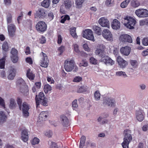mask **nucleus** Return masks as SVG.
Masks as SVG:
<instances>
[{
	"mask_svg": "<svg viewBox=\"0 0 148 148\" xmlns=\"http://www.w3.org/2000/svg\"><path fill=\"white\" fill-rule=\"evenodd\" d=\"M123 23L124 25L130 29L134 28L136 21L135 18L130 16H126L124 18Z\"/></svg>",
	"mask_w": 148,
	"mask_h": 148,
	"instance_id": "obj_1",
	"label": "nucleus"
},
{
	"mask_svg": "<svg viewBox=\"0 0 148 148\" xmlns=\"http://www.w3.org/2000/svg\"><path fill=\"white\" fill-rule=\"evenodd\" d=\"M124 137L122 145L123 148H128L129 144L132 140L131 132L130 130H126L124 131Z\"/></svg>",
	"mask_w": 148,
	"mask_h": 148,
	"instance_id": "obj_2",
	"label": "nucleus"
},
{
	"mask_svg": "<svg viewBox=\"0 0 148 148\" xmlns=\"http://www.w3.org/2000/svg\"><path fill=\"white\" fill-rule=\"evenodd\" d=\"M16 84L17 87L20 90L22 93L25 94L28 92V87L22 79L21 78L18 79L17 81Z\"/></svg>",
	"mask_w": 148,
	"mask_h": 148,
	"instance_id": "obj_3",
	"label": "nucleus"
},
{
	"mask_svg": "<svg viewBox=\"0 0 148 148\" xmlns=\"http://www.w3.org/2000/svg\"><path fill=\"white\" fill-rule=\"evenodd\" d=\"M47 16L46 11L43 8H40L36 11L34 13V17L36 19H43L46 18Z\"/></svg>",
	"mask_w": 148,
	"mask_h": 148,
	"instance_id": "obj_4",
	"label": "nucleus"
},
{
	"mask_svg": "<svg viewBox=\"0 0 148 148\" xmlns=\"http://www.w3.org/2000/svg\"><path fill=\"white\" fill-rule=\"evenodd\" d=\"M82 35L84 38L86 39L93 41L95 40L93 32L91 29H86L82 32Z\"/></svg>",
	"mask_w": 148,
	"mask_h": 148,
	"instance_id": "obj_5",
	"label": "nucleus"
},
{
	"mask_svg": "<svg viewBox=\"0 0 148 148\" xmlns=\"http://www.w3.org/2000/svg\"><path fill=\"white\" fill-rule=\"evenodd\" d=\"M40 65L45 68L47 67L48 66L49 60L46 54L42 52L40 54Z\"/></svg>",
	"mask_w": 148,
	"mask_h": 148,
	"instance_id": "obj_6",
	"label": "nucleus"
},
{
	"mask_svg": "<svg viewBox=\"0 0 148 148\" xmlns=\"http://www.w3.org/2000/svg\"><path fill=\"white\" fill-rule=\"evenodd\" d=\"M64 67L65 70L67 72H70L75 68L77 70V67L75 66L74 61L73 60L65 61L64 63Z\"/></svg>",
	"mask_w": 148,
	"mask_h": 148,
	"instance_id": "obj_7",
	"label": "nucleus"
},
{
	"mask_svg": "<svg viewBox=\"0 0 148 148\" xmlns=\"http://www.w3.org/2000/svg\"><path fill=\"white\" fill-rule=\"evenodd\" d=\"M72 5V3L71 0H65L63 2V4L60 7V12L62 14L66 13V11L63 8V7H64L66 10H68L71 8Z\"/></svg>",
	"mask_w": 148,
	"mask_h": 148,
	"instance_id": "obj_8",
	"label": "nucleus"
},
{
	"mask_svg": "<svg viewBox=\"0 0 148 148\" xmlns=\"http://www.w3.org/2000/svg\"><path fill=\"white\" fill-rule=\"evenodd\" d=\"M103 104L110 107L114 108L116 106L115 100L112 98H106L103 101Z\"/></svg>",
	"mask_w": 148,
	"mask_h": 148,
	"instance_id": "obj_9",
	"label": "nucleus"
},
{
	"mask_svg": "<svg viewBox=\"0 0 148 148\" xmlns=\"http://www.w3.org/2000/svg\"><path fill=\"white\" fill-rule=\"evenodd\" d=\"M102 33L103 38L107 40L110 41L113 40L112 34L109 29H104Z\"/></svg>",
	"mask_w": 148,
	"mask_h": 148,
	"instance_id": "obj_10",
	"label": "nucleus"
},
{
	"mask_svg": "<svg viewBox=\"0 0 148 148\" xmlns=\"http://www.w3.org/2000/svg\"><path fill=\"white\" fill-rule=\"evenodd\" d=\"M135 13L138 17L144 18L148 16V10L144 9H139L136 10Z\"/></svg>",
	"mask_w": 148,
	"mask_h": 148,
	"instance_id": "obj_11",
	"label": "nucleus"
},
{
	"mask_svg": "<svg viewBox=\"0 0 148 148\" xmlns=\"http://www.w3.org/2000/svg\"><path fill=\"white\" fill-rule=\"evenodd\" d=\"M20 109L22 111L23 115L25 118H27L29 116L28 110L29 109L28 104L26 102H23L22 106H20Z\"/></svg>",
	"mask_w": 148,
	"mask_h": 148,
	"instance_id": "obj_12",
	"label": "nucleus"
},
{
	"mask_svg": "<svg viewBox=\"0 0 148 148\" xmlns=\"http://www.w3.org/2000/svg\"><path fill=\"white\" fill-rule=\"evenodd\" d=\"M105 48V46L103 44L99 45L97 46V49L95 51V54L102 58L105 56L104 51Z\"/></svg>",
	"mask_w": 148,
	"mask_h": 148,
	"instance_id": "obj_13",
	"label": "nucleus"
},
{
	"mask_svg": "<svg viewBox=\"0 0 148 148\" xmlns=\"http://www.w3.org/2000/svg\"><path fill=\"white\" fill-rule=\"evenodd\" d=\"M36 27V30L40 32H43L46 29L47 26L44 22L40 21L37 24Z\"/></svg>",
	"mask_w": 148,
	"mask_h": 148,
	"instance_id": "obj_14",
	"label": "nucleus"
},
{
	"mask_svg": "<svg viewBox=\"0 0 148 148\" xmlns=\"http://www.w3.org/2000/svg\"><path fill=\"white\" fill-rule=\"evenodd\" d=\"M145 116V114L143 110L140 109L136 110L135 116L137 120L138 121H142L144 119Z\"/></svg>",
	"mask_w": 148,
	"mask_h": 148,
	"instance_id": "obj_15",
	"label": "nucleus"
},
{
	"mask_svg": "<svg viewBox=\"0 0 148 148\" xmlns=\"http://www.w3.org/2000/svg\"><path fill=\"white\" fill-rule=\"evenodd\" d=\"M99 23L103 27L109 28L110 27V22L105 17H102L98 20Z\"/></svg>",
	"mask_w": 148,
	"mask_h": 148,
	"instance_id": "obj_16",
	"label": "nucleus"
},
{
	"mask_svg": "<svg viewBox=\"0 0 148 148\" xmlns=\"http://www.w3.org/2000/svg\"><path fill=\"white\" fill-rule=\"evenodd\" d=\"M17 53V51L14 48H12V49L10 58L11 60L13 63H16L18 61Z\"/></svg>",
	"mask_w": 148,
	"mask_h": 148,
	"instance_id": "obj_17",
	"label": "nucleus"
},
{
	"mask_svg": "<svg viewBox=\"0 0 148 148\" xmlns=\"http://www.w3.org/2000/svg\"><path fill=\"white\" fill-rule=\"evenodd\" d=\"M8 29L9 35L12 37L15 34L16 27L14 24L11 23L8 25Z\"/></svg>",
	"mask_w": 148,
	"mask_h": 148,
	"instance_id": "obj_18",
	"label": "nucleus"
},
{
	"mask_svg": "<svg viewBox=\"0 0 148 148\" xmlns=\"http://www.w3.org/2000/svg\"><path fill=\"white\" fill-rule=\"evenodd\" d=\"M119 40L122 42L132 43V40L131 36L127 34H123L120 36Z\"/></svg>",
	"mask_w": 148,
	"mask_h": 148,
	"instance_id": "obj_19",
	"label": "nucleus"
},
{
	"mask_svg": "<svg viewBox=\"0 0 148 148\" xmlns=\"http://www.w3.org/2000/svg\"><path fill=\"white\" fill-rule=\"evenodd\" d=\"M101 61L103 62L105 64L112 65L114 63V61L108 56H105L101 58Z\"/></svg>",
	"mask_w": 148,
	"mask_h": 148,
	"instance_id": "obj_20",
	"label": "nucleus"
},
{
	"mask_svg": "<svg viewBox=\"0 0 148 148\" xmlns=\"http://www.w3.org/2000/svg\"><path fill=\"white\" fill-rule=\"evenodd\" d=\"M49 116V112L47 111H43L40 113L38 117V122H41L45 121Z\"/></svg>",
	"mask_w": 148,
	"mask_h": 148,
	"instance_id": "obj_21",
	"label": "nucleus"
},
{
	"mask_svg": "<svg viewBox=\"0 0 148 148\" xmlns=\"http://www.w3.org/2000/svg\"><path fill=\"white\" fill-rule=\"evenodd\" d=\"M131 50V48L130 47L126 46L121 48L120 52L123 55L127 56L130 54Z\"/></svg>",
	"mask_w": 148,
	"mask_h": 148,
	"instance_id": "obj_22",
	"label": "nucleus"
},
{
	"mask_svg": "<svg viewBox=\"0 0 148 148\" xmlns=\"http://www.w3.org/2000/svg\"><path fill=\"white\" fill-rule=\"evenodd\" d=\"M117 61L119 65L121 68H125L127 65V62L123 60L120 56H119L117 57Z\"/></svg>",
	"mask_w": 148,
	"mask_h": 148,
	"instance_id": "obj_23",
	"label": "nucleus"
},
{
	"mask_svg": "<svg viewBox=\"0 0 148 148\" xmlns=\"http://www.w3.org/2000/svg\"><path fill=\"white\" fill-rule=\"evenodd\" d=\"M111 25L113 29L117 30L120 27V23L117 19H114L112 21Z\"/></svg>",
	"mask_w": 148,
	"mask_h": 148,
	"instance_id": "obj_24",
	"label": "nucleus"
},
{
	"mask_svg": "<svg viewBox=\"0 0 148 148\" xmlns=\"http://www.w3.org/2000/svg\"><path fill=\"white\" fill-rule=\"evenodd\" d=\"M60 118L61 123L64 126L67 127L69 125V121L66 116L62 115Z\"/></svg>",
	"mask_w": 148,
	"mask_h": 148,
	"instance_id": "obj_25",
	"label": "nucleus"
},
{
	"mask_svg": "<svg viewBox=\"0 0 148 148\" xmlns=\"http://www.w3.org/2000/svg\"><path fill=\"white\" fill-rule=\"evenodd\" d=\"M45 95L42 92H40L38 95V98L37 97V95L36 96V101L37 107H38L39 105V103L40 101L42 100L45 99Z\"/></svg>",
	"mask_w": 148,
	"mask_h": 148,
	"instance_id": "obj_26",
	"label": "nucleus"
},
{
	"mask_svg": "<svg viewBox=\"0 0 148 148\" xmlns=\"http://www.w3.org/2000/svg\"><path fill=\"white\" fill-rule=\"evenodd\" d=\"M16 70L12 67L10 68L9 71V75L8 78L10 79H12L15 75Z\"/></svg>",
	"mask_w": 148,
	"mask_h": 148,
	"instance_id": "obj_27",
	"label": "nucleus"
},
{
	"mask_svg": "<svg viewBox=\"0 0 148 148\" xmlns=\"http://www.w3.org/2000/svg\"><path fill=\"white\" fill-rule=\"evenodd\" d=\"M21 138L22 140L24 142H26L28 139V133L27 130H23L21 133Z\"/></svg>",
	"mask_w": 148,
	"mask_h": 148,
	"instance_id": "obj_28",
	"label": "nucleus"
},
{
	"mask_svg": "<svg viewBox=\"0 0 148 148\" xmlns=\"http://www.w3.org/2000/svg\"><path fill=\"white\" fill-rule=\"evenodd\" d=\"M92 29L95 32V33L98 35H101L102 33L101 27L98 26H93L92 27Z\"/></svg>",
	"mask_w": 148,
	"mask_h": 148,
	"instance_id": "obj_29",
	"label": "nucleus"
},
{
	"mask_svg": "<svg viewBox=\"0 0 148 148\" xmlns=\"http://www.w3.org/2000/svg\"><path fill=\"white\" fill-rule=\"evenodd\" d=\"M9 101V107L10 108L13 109L16 107L17 104L14 99L11 98L10 99Z\"/></svg>",
	"mask_w": 148,
	"mask_h": 148,
	"instance_id": "obj_30",
	"label": "nucleus"
},
{
	"mask_svg": "<svg viewBox=\"0 0 148 148\" xmlns=\"http://www.w3.org/2000/svg\"><path fill=\"white\" fill-rule=\"evenodd\" d=\"M26 75L30 80L34 79L35 77V75L33 73L30 69H29L27 70Z\"/></svg>",
	"mask_w": 148,
	"mask_h": 148,
	"instance_id": "obj_31",
	"label": "nucleus"
},
{
	"mask_svg": "<svg viewBox=\"0 0 148 148\" xmlns=\"http://www.w3.org/2000/svg\"><path fill=\"white\" fill-rule=\"evenodd\" d=\"M115 74L116 76L121 77L124 78L128 77V76L125 72L123 71H117L116 72Z\"/></svg>",
	"mask_w": 148,
	"mask_h": 148,
	"instance_id": "obj_32",
	"label": "nucleus"
},
{
	"mask_svg": "<svg viewBox=\"0 0 148 148\" xmlns=\"http://www.w3.org/2000/svg\"><path fill=\"white\" fill-rule=\"evenodd\" d=\"M51 3L50 0H44L41 3V5L46 8H48Z\"/></svg>",
	"mask_w": 148,
	"mask_h": 148,
	"instance_id": "obj_33",
	"label": "nucleus"
},
{
	"mask_svg": "<svg viewBox=\"0 0 148 148\" xmlns=\"http://www.w3.org/2000/svg\"><path fill=\"white\" fill-rule=\"evenodd\" d=\"M131 1V0H125L120 4V7L122 8H127Z\"/></svg>",
	"mask_w": 148,
	"mask_h": 148,
	"instance_id": "obj_34",
	"label": "nucleus"
},
{
	"mask_svg": "<svg viewBox=\"0 0 148 148\" xmlns=\"http://www.w3.org/2000/svg\"><path fill=\"white\" fill-rule=\"evenodd\" d=\"M2 49L5 52H7L9 51L10 47L7 42H4L2 45Z\"/></svg>",
	"mask_w": 148,
	"mask_h": 148,
	"instance_id": "obj_35",
	"label": "nucleus"
},
{
	"mask_svg": "<svg viewBox=\"0 0 148 148\" xmlns=\"http://www.w3.org/2000/svg\"><path fill=\"white\" fill-rule=\"evenodd\" d=\"M12 15L10 13H8L6 16V20L8 25L12 22Z\"/></svg>",
	"mask_w": 148,
	"mask_h": 148,
	"instance_id": "obj_36",
	"label": "nucleus"
},
{
	"mask_svg": "<svg viewBox=\"0 0 148 148\" xmlns=\"http://www.w3.org/2000/svg\"><path fill=\"white\" fill-rule=\"evenodd\" d=\"M74 50L78 55H82L84 52L83 51H80L79 49L78 46L77 44H75L73 45Z\"/></svg>",
	"mask_w": 148,
	"mask_h": 148,
	"instance_id": "obj_37",
	"label": "nucleus"
},
{
	"mask_svg": "<svg viewBox=\"0 0 148 148\" xmlns=\"http://www.w3.org/2000/svg\"><path fill=\"white\" fill-rule=\"evenodd\" d=\"M7 118V116L4 112L0 111V122L5 121Z\"/></svg>",
	"mask_w": 148,
	"mask_h": 148,
	"instance_id": "obj_38",
	"label": "nucleus"
},
{
	"mask_svg": "<svg viewBox=\"0 0 148 148\" xmlns=\"http://www.w3.org/2000/svg\"><path fill=\"white\" fill-rule=\"evenodd\" d=\"M52 90V87L48 84L45 85L44 87V90L45 93H47Z\"/></svg>",
	"mask_w": 148,
	"mask_h": 148,
	"instance_id": "obj_39",
	"label": "nucleus"
},
{
	"mask_svg": "<svg viewBox=\"0 0 148 148\" xmlns=\"http://www.w3.org/2000/svg\"><path fill=\"white\" fill-rule=\"evenodd\" d=\"M76 28L73 27L71 28L70 31L71 35L74 38H77V36L76 33Z\"/></svg>",
	"mask_w": 148,
	"mask_h": 148,
	"instance_id": "obj_40",
	"label": "nucleus"
},
{
	"mask_svg": "<svg viewBox=\"0 0 148 148\" xmlns=\"http://www.w3.org/2000/svg\"><path fill=\"white\" fill-rule=\"evenodd\" d=\"M94 97L96 101H98L100 100L101 97V94L99 91L97 90L95 92Z\"/></svg>",
	"mask_w": 148,
	"mask_h": 148,
	"instance_id": "obj_41",
	"label": "nucleus"
},
{
	"mask_svg": "<svg viewBox=\"0 0 148 148\" xmlns=\"http://www.w3.org/2000/svg\"><path fill=\"white\" fill-rule=\"evenodd\" d=\"M86 140V137L84 136H82L81 138L79 146V148H83L84 145Z\"/></svg>",
	"mask_w": 148,
	"mask_h": 148,
	"instance_id": "obj_42",
	"label": "nucleus"
},
{
	"mask_svg": "<svg viewBox=\"0 0 148 148\" xmlns=\"http://www.w3.org/2000/svg\"><path fill=\"white\" fill-rule=\"evenodd\" d=\"M132 5L134 7L136 8L140 5L139 2L136 0H133L131 2Z\"/></svg>",
	"mask_w": 148,
	"mask_h": 148,
	"instance_id": "obj_43",
	"label": "nucleus"
},
{
	"mask_svg": "<svg viewBox=\"0 0 148 148\" xmlns=\"http://www.w3.org/2000/svg\"><path fill=\"white\" fill-rule=\"evenodd\" d=\"M44 134L46 136L49 138L51 137L53 135L52 131L49 130L45 131L44 132Z\"/></svg>",
	"mask_w": 148,
	"mask_h": 148,
	"instance_id": "obj_44",
	"label": "nucleus"
},
{
	"mask_svg": "<svg viewBox=\"0 0 148 148\" xmlns=\"http://www.w3.org/2000/svg\"><path fill=\"white\" fill-rule=\"evenodd\" d=\"M61 18L60 22L62 23H64L66 20H69L70 19V18L69 16L68 15H65L64 16H62Z\"/></svg>",
	"mask_w": 148,
	"mask_h": 148,
	"instance_id": "obj_45",
	"label": "nucleus"
},
{
	"mask_svg": "<svg viewBox=\"0 0 148 148\" xmlns=\"http://www.w3.org/2000/svg\"><path fill=\"white\" fill-rule=\"evenodd\" d=\"M49 144L50 146L49 148H58L56 143L51 141H49Z\"/></svg>",
	"mask_w": 148,
	"mask_h": 148,
	"instance_id": "obj_46",
	"label": "nucleus"
},
{
	"mask_svg": "<svg viewBox=\"0 0 148 148\" xmlns=\"http://www.w3.org/2000/svg\"><path fill=\"white\" fill-rule=\"evenodd\" d=\"M5 58H3L0 60V68L3 69L5 65Z\"/></svg>",
	"mask_w": 148,
	"mask_h": 148,
	"instance_id": "obj_47",
	"label": "nucleus"
},
{
	"mask_svg": "<svg viewBox=\"0 0 148 148\" xmlns=\"http://www.w3.org/2000/svg\"><path fill=\"white\" fill-rule=\"evenodd\" d=\"M84 1V0H75V4L78 7H81Z\"/></svg>",
	"mask_w": 148,
	"mask_h": 148,
	"instance_id": "obj_48",
	"label": "nucleus"
},
{
	"mask_svg": "<svg viewBox=\"0 0 148 148\" xmlns=\"http://www.w3.org/2000/svg\"><path fill=\"white\" fill-rule=\"evenodd\" d=\"M114 3V1L113 0H106L105 2L106 5L108 6H112Z\"/></svg>",
	"mask_w": 148,
	"mask_h": 148,
	"instance_id": "obj_49",
	"label": "nucleus"
},
{
	"mask_svg": "<svg viewBox=\"0 0 148 148\" xmlns=\"http://www.w3.org/2000/svg\"><path fill=\"white\" fill-rule=\"evenodd\" d=\"M88 65V63L86 60H83L79 64L80 66L86 67Z\"/></svg>",
	"mask_w": 148,
	"mask_h": 148,
	"instance_id": "obj_50",
	"label": "nucleus"
},
{
	"mask_svg": "<svg viewBox=\"0 0 148 148\" xmlns=\"http://www.w3.org/2000/svg\"><path fill=\"white\" fill-rule=\"evenodd\" d=\"M89 61L92 64H96L97 63V60L95 58L92 57H91L90 58Z\"/></svg>",
	"mask_w": 148,
	"mask_h": 148,
	"instance_id": "obj_51",
	"label": "nucleus"
},
{
	"mask_svg": "<svg viewBox=\"0 0 148 148\" xmlns=\"http://www.w3.org/2000/svg\"><path fill=\"white\" fill-rule=\"evenodd\" d=\"M39 139L37 138H34L32 140V144L33 145H34L38 144L39 142Z\"/></svg>",
	"mask_w": 148,
	"mask_h": 148,
	"instance_id": "obj_52",
	"label": "nucleus"
},
{
	"mask_svg": "<svg viewBox=\"0 0 148 148\" xmlns=\"http://www.w3.org/2000/svg\"><path fill=\"white\" fill-rule=\"evenodd\" d=\"M82 80V78L80 76H76L74 78L73 81L74 82H78Z\"/></svg>",
	"mask_w": 148,
	"mask_h": 148,
	"instance_id": "obj_53",
	"label": "nucleus"
},
{
	"mask_svg": "<svg viewBox=\"0 0 148 148\" xmlns=\"http://www.w3.org/2000/svg\"><path fill=\"white\" fill-rule=\"evenodd\" d=\"M72 106L74 110H76L77 108L78 105L77 103V100H74L73 102Z\"/></svg>",
	"mask_w": 148,
	"mask_h": 148,
	"instance_id": "obj_54",
	"label": "nucleus"
},
{
	"mask_svg": "<svg viewBox=\"0 0 148 148\" xmlns=\"http://www.w3.org/2000/svg\"><path fill=\"white\" fill-rule=\"evenodd\" d=\"M46 42L45 37L42 36L39 39V42L40 43L43 44L45 43Z\"/></svg>",
	"mask_w": 148,
	"mask_h": 148,
	"instance_id": "obj_55",
	"label": "nucleus"
},
{
	"mask_svg": "<svg viewBox=\"0 0 148 148\" xmlns=\"http://www.w3.org/2000/svg\"><path fill=\"white\" fill-rule=\"evenodd\" d=\"M130 62L131 65L134 67H136L138 66V63L136 60H131Z\"/></svg>",
	"mask_w": 148,
	"mask_h": 148,
	"instance_id": "obj_56",
	"label": "nucleus"
},
{
	"mask_svg": "<svg viewBox=\"0 0 148 148\" xmlns=\"http://www.w3.org/2000/svg\"><path fill=\"white\" fill-rule=\"evenodd\" d=\"M48 18L50 20H53L54 17V15L53 12H49L48 14Z\"/></svg>",
	"mask_w": 148,
	"mask_h": 148,
	"instance_id": "obj_57",
	"label": "nucleus"
},
{
	"mask_svg": "<svg viewBox=\"0 0 148 148\" xmlns=\"http://www.w3.org/2000/svg\"><path fill=\"white\" fill-rule=\"evenodd\" d=\"M86 90V88L84 86L80 87L78 90V92H85Z\"/></svg>",
	"mask_w": 148,
	"mask_h": 148,
	"instance_id": "obj_58",
	"label": "nucleus"
},
{
	"mask_svg": "<svg viewBox=\"0 0 148 148\" xmlns=\"http://www.w3.org/2000/svg\"><path fill=\"white\" fill-rule=\"evenodd\" d=\"M143 43L145 46H147L148 45V38H145L143 39Z\"/></svg>",
	"mask_w": 148,
	"mask_h": 148,
	"instance_id": "obj_59",
	"label": "nucleus"
},
{
	"mask_svg": "<svg viewBox=\"0 0 148 148\" xmlns=\"http://www.w3.org/2000/svg\"><path fill=\"white\" fill-rule=\"evenodd\" d=\"M23 16V14L22 13H21L19 15L18 17L17 18V21L18 24L20 23V21L22 19Z\"/></svg>",
	"mask_w": 148,
	"mask_h": 148,
	"instance_id": "obj_60",
	"label": "nucleus"
},
{
	"mask_svg": "<svg viewBox=\"0 0 148 148\" xmlns=\"http://www.w3.org/2000/svg\"><path fill=\"white\" fill-rule=\"evenodd\" d=\"M0 106L5 108V104L4 100L1 97H0Z\"/></svg>",
	"mask_w": 148,
	"mask_h": 148,
	"instance_id": "obj_61",
	"label": "nucleus"
},
{
	"mask_svg": "<svg viewBox=\"0 0 148 148\" xmlns=\"http://www.w3.org/2000/svg\"><path fill=\"white\" fill-rule=\"evenodd\" d=\"M41 83L40 82H38L35 83L34 86H35L37 89H39L41 87Z\"/></svg>",
	"mask_w": 148,
	"mask_h": 148,
	"instance_id": "obj_62",
	"label": "nucleus"
},
{
	"mask_svg": "<svg viewBox=\"0 0 148 148\" xmlns=\"http://www.w3.org/2000/svg\"><path fill=\"white\" fill-rule=\"evenodd\" d=\"M4 4L6 6H9L11 4V0H3Z\"/></svg>",
	"mask_w": 148,
	"mask_h": 148,
	"instance_id": "obj_63",
	"label": "nucleus"
},
{
	"mask_svg": "<svg viewBox=\"0 0 148 148\" xmlns=\"http://www.w3.org/2000/svg\"><path fill=\"white\" fill-rule=\"evenodd\" d=\"M83 47L84 50L86 51H90V49L89 48L87 44H84L83 45Z\"/></svg>",
	"mask_w": 148,
	"mask_h": 148,
	"instance_id": "obj_64",
	"label": "nucleus"
}]
</instances>
